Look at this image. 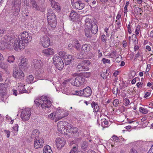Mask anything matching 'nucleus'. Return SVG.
<instances>
[{
	"instance_id": "obj_1",
	"label": "nucleus",
	"mask_w": 153,
	"mask_h": 153,
	"mask_svg": "<svg viewBox=\"0 0 153 153\" xmlns=\"http://www.w3.org/2000/svg\"><path fill=\"white\" fill-rule=\"evenodd\" d=\"M31 40V37L26 32L22 33L19 36L13 35H6L2 38L0 47L2 49L5 47L10 50L14 49L17 51L23 49L25 47V43H28Z\"/></svg>"
},
{
	"instance_id": "obj_2",
	"label": "nucleus",
	"mask_w": 153,
	"mask_h": 153,
	"mask_svg": "<svg viewBox=\"0 0 153 153\" xmlns=\"http://www.w3.org/2000/svg\"><path fill=\"white\" fill-rule=\"evenodd\" d=\"M71 84L73 85L79 86L84 84L85 79L82 76H77L75 79L70 78L68 79Z\"/></svg>"
},
{
	"instance_id": "obj_3",
	"label": "nucleus",
	"mask_w": 153,
	"mask_h": 153,
	"mask_svg": "<svg viewBox=\"0 0 153 153\" xmlns=\"http://www.w3.org/2000/svg\"><path fill=\"white\" fill-rule=\"evenodd\" d=\"M85 22L89 23L90 26L89 28L92 34H95L97 33L98 30V26L94 21L89 18H86L85 20Z\"/></svg>"
},
{
	"instance_id": "obj_4",
	"label": "nucleus",
	"mask_w": 153,
	"mask_h": 153,
	"mask_svg": "<svg viewBox=\"0 0 153 153\" xmlns=\"http://www.w3.org/2000/svg\"><path fill=\"white\" fill-rule=\"evenodd\" d=\"M13 75L14 77L19 81H21L24 79L25 74L21 70H18L16 68L13 70Z\"/></svg>"
},
{
	"instance_id": "obj_5",
	"label": "nucleus",
	"mask_w": 153,
	"mask_h": 153,
	"mask_svg": "<svg viewBox=\"0 0 153 153\" xmlns=\"http://www.w3.org/2000/svg\"><path fill=\"white\" fill-rule=\"evenodd\" d=\"M40 100H42L41 107L42 108H49L51 105V102L45 96H42Z\"/></svg>"
},
{
	"instance_id": "obj_6",
	"label": "nucleus",
	"mask_w": 153,
	"mask_h": 153,
	"mask_svg": "<svg viewBox=\"0 0 153 153\" xmlns=\"http://www.w3.org/2000/svg\"><path fill=\"white\" fill-rule=\"evenodd\" d=\"M31 114L30 109L27 108L23 110L21 114V118L24 121L28 120L30 118Z\"/></svg>"
},
{
	"instance_id": "obj_7",
	"label": "nucleus",
	"mask_w": 153,
	"mask_h": 153,
	"mask_svg": "<svg viewBox=\"0 0 153 153\" xmlns=\"http://www.w3.org/2000/svg\"><path fill=\"white\" fill-rule=\"evenodd\" d=\"M30 3L32 8L35 10L43 12L45 10V8L42 5L39 6L37 3L36 1L35 0H30Z\"/></svg>"
},
{
	"instance_id": "obj_8",
	"label": "nucleus",
	"mask_w": 153,
	"mask_h": 153,
	"mask_svg": "<svg viewBox=\"0 0 153 153\" xmlns=\"http://www.w3.org/2000/svg\"><path fill=\"white\" fill-rule=\"evenodd\" d=\"M40 43L44 48H47L50 45V40L48 36L45 35L42 36L40 38Z\"/></svg>"
},
{
	"instance_id": "obj_9",
	"label": "nucleus",
	"mask_w": 153,
	"mask_h": 153,
	"mask_svg": "<svg viewBox=\"0 0 153 153\" xmlns=\"http://www.w3.org/2000/svg\"><path fill=\"white\" fill-rule=\"evenodd\" d=\"M67 124V123L65 121L59 122L57 125V128L59 131L62 134L65 133L66 130L65 128V125Z\"/></svg>"
},
{
	"instance_id": "obj_10",
	"label": "nucleus",
	"mask_w": 153,
	"mask_h": 153,
	"mask_svg": "<svg viewBox=\"0 0 153 153\" xmlns=\"http://www.w3.org/2000/svg\"><path fill=\"white\" fill-rule=\"evenodd\" d=\"M27 59L25 58H23L19 64V69L23 71H26L28 68Z\"/></svg>"
},
{
	"instance_id": "obj_11",
	"label": "nucleus",
	"mask_w": 153,
	"mask_h": 153,
	"mask_svg": "<svg viewBox=\"0 0 153 153\" xmlns=\"http://www.w3.org/2000/svg\"><path fill=\"white\" fill-rule=\"evenodd\" d=\"M55 141L56 146L59 149L62 147L66 143V141L64 140L63 138L62 137L57 138Z\"/></svg>"
},
{
	"instance_id": "obj_12",
	"label": "nucleus",
	"mask_w": 153,
	"mask_h": 153,
	"mask_svg": "<svg viewBox=\"0 0 153 153\" xmlns=\"http://www.w3.org/2000/svg\"><path fill=\"white\" fill-rule=\"evenodd\" d=\"M74 57L71 55H66L64 56L65 64L67 65L71 63L74 59Z\"/></svg>"
},
{
	"instance_id": "obj_13",
	"label": "nucleus",
	"mask_w": 153,
	"mask_h": 153,
	"mask_svg": "<svg viewBox=\"0 0 153 153\" xmlns=\"http://www.w3.org/2000/svg\"><path fill=\"white\" fill-rule=\"evenodd\" d=\"M44 141L42 139H35L34 140V147L36 149L41 148L43 146Z\"/></svg>"
},
{
	"instance_id": "obj_14",
	"label": "nucleus",
	"mask_w": 153,
	"mask_h": 153,
	"mask_svg": "<svg viewBox=\"0 0 153 153\" xmlns=\"http://www.w3.org/2000/svg\"><path fill=\"white\" fill-rule=\"evenodd\" d=\"M85 28L84 30L86 36L88 37H91V30L89 28L90 27L89 23L85 22Z\"/></svg>"
},
{
	"instance_id": "obj_15",
	"label": "nucleus",
	"mask_w": 153,
	"mask_h": 153,
	"mask_svg": "<svg viewBox=\"0 0 153 153\" xmlns=\"http://www.w3.org/2000/svg\"><path fill=\"white\" fill-rule=\"evenodd\" d=\"M85 7V4L84 3H82L80 1H77L75 2V3L73 5V7L79 10H81Z\"/></svg>"
},
{
	"instance_id": "obj_16",
	"label": "nucleus",
	"mask_w": 153,
	"mask_h": 153,
	"mask_svg": "<svg viewBox=\"0 0 153 153\" xmlns=\"http://www.w3.org/2000/svg\"><path fill=\"white\" fill-rule=\"evenodd\" d=\"M76 70L78 71H88L89 68L88 67L84 66L83 63L82 62L79 63L76 67Z\"/></svg>"
},
{
	"instance_id": "obj_17",
	"label": "nucleus",
	"mask_w": 153,
	"mask_h": 153,
	"mask_svg": "<svg viewBox=\"0 0 153 153\" xmlns=\"http://www.w3.org/2000/svg\"><path fill=\"white\" fill-rule=\"evenodd\" d=\"M91 47V46L89 44H85L83 45L81 48L82 53L86 54L90 51Z\"/></svg>"
},
{
	"instance_id": "obj_18",
	"label": "nucleus",
	"mask_w": 153,
	"mask_h": 153,
	"mask_svg": "<svg viewBox=\"0 0 153 153\" xmlns=\"http://www.w3.org/2000/svg\"><path fill=\"white\" fill-rule=\"evenodd\" d=\"M78 14L74 10H72L69 16L70 20L73 21H76L78 19Z\"/></svg>"
},
{
	"instance_id": "obj_19",
	"label": "nucleus",
	"mask_w": 153,
	"mask_h": 153,
	"mask_svg": "<svg viewBox=\"0 0 153 153\" xmlns=\"http://www.w3.org/2000/svg\"><path fill=\"white\" fill-rule=\"evenodd\" d=\"M72 45L73 47L75 48L78 51H79L81 45L78 41L76 39H74L72 42Z\"/></svg>"
},
{
	"instance_id": "obj_20",
	"label": "nucleus",
	"mask_w": 153,
	"mask_h": 153,
	"mask_svg": "<svg viewBox=\"0 0 153 153\" xmlns=\"http://www.w3.org/2000/svg\"><path fill=\"white\" fill-rule=\"evenodd\" d=\"M42 62L40 60L34 59L33 61L32 66L36 69L39 68L41 66Z\"/></svg>"
},
{
	"instance_id": "obj_21",
	"label": "nucleus",
	"mask_w": 153,
	"mask_h": 153,
	"mask_svg": "<svg viewBox=\"0 0 153 153\" xmlns=\"http://www.w3.org/2000/svg\"><path fill=\"white\" fill-rule=\"evenodd\" d=\"M18 90H19L20 93H27V92L25 88V85H23V84L21 83H19L18 84Z\"/></svg>"
},
{
	"instance_id": "obj_22",
	"label": "nucleus",
	"mask_w": 153,
	"mask_h": 153,
	"mask_svg": "<svg viewBox=\"0 0 153 153\" xmlns=\"http://www.w3.org/2000/svg\"><path fill=\"white\" fill-rule=\"evenodd\" d=\"M88 141H82L80 144V147L81 149L83 151H85L88 149Z\"/></svg>"
},
{
	"instance_id": "obj_23",
	"label": "nucleus",
	"mask_w": 153,
	"mask_h": 153,
	"mask_svg": "<svg viewBox=\"0 0 153 153\" xmlns=\"http://www.w3.org/2000/svg\"><path fill=\"white\" fill-rule=\"evenodd\" d=\"M42 52L47 56L53 55L54 53L53 50L52 48L45 49L42 51Z\"/></svg>"
},
{
	"instance_id": "obj_24",
	"label": "nucleus",
	"mask_w": 153,
	"mask_h": 153,
	"mask_svg": "<svg viewBox=\"0 0 153 153\" xmlns=\"http://www.w3.org/2000/svg\"><path fill=\"white\" fill-rule=\"evenodd\" d=\"M39 131L37 129L34 130L33 131L31 135V137L32 138L39 139Z\"/></svg>"
},
{
	"instance_id": "obj_25",
	"label": "nucleus",
	"mask_w": 153,
	"mask_h": 153,
	"mask_svg": "<svg viewBox=\"0 0 153 153\" xmlns=\"http://www.w3.org/2000/svg\"><path fill=\"white\" fill-rule=\"evenodd\" d=\"M84 96L86 97L90 96L91 94V90L89 87L84 89Z\"/></svg>"
},
{
	"instance_id": "obj_26",
	"label": "nucleus",
	"mask_w": 153,
	"mask_h": 153,
	"mask_svg": "<svg viewBox=\"0 0 153 153\" xmlns=\"http://www.w3.org/2000/svg\"><path fill=\"white\" fill-rule=\"evenodd\" d=\"M53 63L55 65L61 62L62 61L60 57L56 55H54L53 58Z\"/></svg>"
},
{
	"instance_id": "obj_27",
	"label": "nucleus",
	"mask_w": 153,
	"mask_h": 153,
	"mask_svg": "<svg viewBox=\"0 0 153 153\" xmlns=\"http://www.w3.org/2000/svg\"><path fill=\"white\" fill-rule=\"evenodd\" d=\"M92 107L93 109V111L95 112H98L100 109L99 106L98 104L94 102H93L91 104Z\"/></svg>"
},
{
	"instance_id": "obj_28",
	"label": "nucleus",
	"mask_w": 153,
	"mask_h": 153,
	"mask_svg": "<svg viewBox=\"0 0 153 153\" xmlns=\"http://www.w3.org/2000/svg\"><path fill=\"white\" fill-rule=\"evenodd\" d=\"M6 84L3 83H0V94H1V95H2L3 94L4 96L6 92V88L5 87Z\"/></svg>"
},
{
	"instance_id": "obj_29",
	"label": "nucleus",
	"mask_w": 153,
	"mask_h": 153,
	"mask_svg": "<svg viewBox=\"0 0 153 153\" xmlns=\"http://www.w3.org/2000/svg\"><path fill=\"white\" fill-rule=\"evenodd\" d=\"M68 115V113L66 112L65 113H63L60 114L59 116L57 114L56 116L55 117V122H57L59 120L61 119L62 118Z\"/></svg>"
},
{
	"instance_id": "obj_30",
	"label": "nucleus",
	"mask_w": 153,
	"mask_h": 153,
	"mask_svg": "<svg viewBox=\"0 0 153 153\" xmlns=\"http://www.w3.org/2000/svg\"><path fill=\"white\" fill-rule=\"evenodd\" d=\"M12 10L13 11V15L15 16H17L20 11V8L19 6H13Z\"/></svg>"
},
{
	"instance_id": "obj_31",
	"label": "nucleus",
	"mask_w": 153,
	"mask_h": 153,
	"mask_svg": "<svg viewBox=\"0 0 153 153\" xmlns=\"http://www.w3.org/2000/svg\"><path fill=\"white\" fill-rule=\"evenodd\" d=\"M43 153H53L50 146L49 145L45 146L43 149Z\"/></svg>"
},
{
	"instance_id": "obj_32",
	"label": "nucleus",
	"mask_w": 153,
	"mask_h": 153,
	"mask_svg": "<svg viewBox=\"0 0 153 153\" xmlns=\"http://www.w3.org/2000/svg\"><path fill=\"white\" fill-rule=\"evenodd\" d=\"M49 24L52 27H55L56 25V19H53V20H48V21Z\"/></svg>"
},
{
	"instance_id": "obj_33",
	"label": "nucleus",
	"mask_w": 153,
	"mask_h": 153,
	"mask_svg": "<svg viewBox=\"0 0 153 153\" xmlns=\"http://www.w3.org/2000/svg\"><path fill=\"white\" fill-rule=\"evenodd\" d=\"M55 65L56 68L59 70H62L64 66V64L63 61Z\"/></svg>"
},
{
	"instance_id": "obj_34",
	"label": "nucleus",
	"mask_w": 153,
	"mask_h": 153,
	"mask_svg": "<svg viewBox=\"0 0 153 153\" xmlns=\"http://www.w3.org/2000/svg\"><path fill=\"white\" fill-rule=\"evenodd\" d=\"M111 140H112L114 142V144H118L117 143L119 141V138L118 137L115 135H113L111 138Z\"/></svg>"
},
{
	"instance_id": "obj_35",
	"label": "nucleus",
	"mask_w": 153,
	"mask_h": 153,
	"mask_svg": "<svg viewBox=\"0 0 153 153\" xmlns=\"http://www.w3.org/2000/svg\"><path fill=\"white\" fill-rule=\"evenodd\" d=\"M139 111L143 114H145L148 112V110L146 108L140 107L139 108Z\"/></svg>"
},
{
	"instance_id": "obj_36",
	"label": "nucleus",
	"mask_w": 153,
	"mask_h": 153,
	"mask_svg": "<svg viewBox=\"0 0 153 153\" xmlns=\"http://www.w3.org/2000/svg\"><path fill=\"white\" fill-rule=\"evenodd\" d=\"M78 131V130L77 128L74 127L72 128L69 131H68V132H71L73 134H75L77 133Z\"/></svg>"
},
{
	"instance_id": "obj_37",
	"label": "nucleus",
	"mask_w": 153,
	"mask_h": 153,
	"mask_svg": "<svg viewBox=\"0 0 153 153\" xmlns=\"http://www.w3.org/2000/svg\"><path fill=\"white\" fill-rule=\"evenodd\" d=\"M57 114L56 112H53L50 114L48 116V118L51 120L55 119V117L56 116Z\"/></svg>"
},
{
	"instance_id": "obj_38",
	"label": "nucleus",
	"mask_w": 153,
	"mask_h": 153,
	"mask_svg": "<svg viewBox=\"0 0 153 153\" xmlns=\"http://www.w3.org/2000/svg\"><path fill=\"white\" fill-rule=\"evenodd\" d=\"M66 123H67V125H65V128H66V131L65 132H67V131L68 132V131H69L71 128H72L71 126V125L68 122H66Z\"/></svg>"
},
{
	"instance_id": "obj_39",
	"label": "nucleus",
	"mask_w": 153,
	"mask_h": 153,
	"mask_svg": "<svg viewBox=\"0 0 153 153\" xmlns=\"http://www.w3.org/2000/svg\"><path fill=\"white\" fill-rule=\"evenodd\" d=\"M78 149V146L77 145H75V146H74L72 149H71L69 153H75Z\"/></svg>"
},
{
	"instance_id": "obj_40",
	"label": "nucleus",
	"mask_w": 153,
	"mask_h": 153,
	"mask_svg": "<svg viewBox=\"0 0 153 153\" xmlns=\"http://www.w3.org/2000/svg\"><path fill=\"white\" fill-rule=\"evenodd\" d=\"M51 2V5L53 8H56L57 7V3L54 0H49Z\"/></svg>"
},
{
	"instance_id": "obj_41",
	"label": "nucleus",
	"mask_w": 153,
	"mask_h": 153,
	"mask_svg": "<svg viewBox=\"0 0 153 153\" xmlns=\"http://www.w3.org/2000/svg\"><path fill=\"white\" fill-rule=\"evenodd\" d=\"M134 11L137 14H138V13H140V15H142V11L143 12L140 8H139L138 7H137L135 8Z\"/></svg>"
},
{
	"instance_id": "obj_42",
	"label": "nucleus",
	"mask_w": 153,
	"mask_h": 153,
	"mask_svg": "<svg viewBox=\"0 0 153 153\" xmlns=\"http://www.w3.org/2000/svg\"><path fill=\"white\" fill-rule=\"evenodd\" d=\"M15 60L14 57L13 56H9L7 61L10 63L13 62Z\"/></svg>"
},
{
	"instance_id": "obj_43",
	"label": "nucleus",
	"mask_w": 153,
	"mask_h": 153,
	"mask_svg": "<svg viewBox=\"0 0 153 153\" xmlns=\"http://www.w3.org/2000/svg\"><path fill=\"white\" fill-rule=\"evenodd\" d=\"M49 15L48 16H47L48 18V20H53V19H56V16L55 14V13H53V15H51L50 16Z\"/></svg>"
},
{
	"instance_id": "obj_44",
	"label": "nucleus",
	"mask_w": 153,
	"mask_h": 153,
	"mask_svg": "<svg viewBox=\"0 0 153 153\" xmlns=\"http://www.w3.org/2000/svg\"><path fill=\"white\" fill-rule=\"evenodd\" d=\"M85 54V53H82V51H81L80 53H78L76 56V57L78 59H81L83 58V55Z\"/></svg>"
},
{
	"instance_id": "obj_45",
	"label": "nucleus",
	"mask_w": 153,
	"mask_h": 153,
	"mask_svg": "<svg viewBox=\"0 0 153 153\" xmlns=\"http://www.w3.org/2000/svg\"><path fill=\"white\" fill-rule=\"evenodd\" d=\"M34 102L36 106H39L40 105H41L42 101L40 99L39 100H36L34 101Z\"/></svg>"
},
{
	"instance_id": "obj_46",
	"label": "nucleus",
	"mask_w": 153,
	"mask_h": 153,
	"mask_svg": "<svg viewBox=\"0 0 153 153\" xmlns=\"http://www.w3.org/2000/svg\"><path fill=\"white\" fill-rule=\"evenodd\" d=\"M76 94L79 96H84V89L79 91H76Z\"/></svg>"
},
{
	"instance_id": "obj_47",
	"label": "nucleus",
	"mask_w": 153,
	"mask_h": 153,
	"mask_svg": "<svg viewBox=\"0 0 153 153\" xmlns=\"http://www.w3.org/2000/svg\"><path fill=\"white\" fill-rule=\"evenodd\" d=\"M0 67L4 70H6L7 68V66L4 63L1 62L0 63Z\"/></svg>"
},
{
	"instance_id": "obj_48",
	"label": "nucleus",
	"mask_w": 153,
	"mask_h": 153,
	"mask_svg": "<svg viewBox=\"0 0 153 153\" xmlns=\"http://www.w3.org/2000/svg\"><path fill=\"white\" fill-rule=\"evenodd\" d=\"M91 76V73L90 72L84 73L82 74V76H84L86 78H88Z\"/></svg>"
},
{
	"instance_id": "obj_49",
	"label": "nucleus",
	"mask_w": 153,
	"mask_h": 153,
	"mask_svg": "<svg viewBox=\"0 0 153 153\" xmlns=\"http://www.w3.org/2000/svg\"><path fill=\"white\" fill-rule=\"evenodd\" d=\"M27 79H28L29 80V82L31 83L33 81L34 77L32 75H30L28 76Z\"/></svg>"
},
{
	"instance_id": "obj_50",
	"label": "nucleus",
	"mask_w": 153,
	"mask_h": 153,
	"mask_svg": "<svg viewBox=\"0 0 153 153\" xmlns=\"http://www.w3.org/2000/svg\"><path fill=\"white\" fill-rule=\"evenodd\" d=\"M119 103V101L118 99H116L114 100L113 102V105L115 107L118 105Z\"/></svg>"
},
{
	"instance_id": "obj_51",
	"label": "nucleus",
	"mask_w": 153,
	"mask_h": 153,
	"mask_svg": "<svg viewBox=\"0 0 153 153\" xmlns=\"http://www.w3.org/2000/svg\"><path fill=\"white\" fill-rule=\"evenodd\" d=\"M53 13H54L52 10L51 9H49L48 10V12L47 13V16H48L49 15H50V16L51 15H53Z\"/></svg>"
},
{
	"instance_id": "obj_52",
	"label": "nucleus",
	"mask_w": 153,
	"mask_h": 153,
	"mask_svg": "<svg viewBox=\"0 0 153 153\" xmlns=\"http://www.w3.org/2000/svg\"><path fill=\"white\" fill-rule=\"evenodd\" d=\"M18 127L19 126L17 124H15L14 125L13 127V128L15 132H16L18 131Z\"/></svg>"
},
{
	"instance_id": "obj_53",
	"label": "nucleus",
	"mask_w": 153,
	"mask_h": 153,
	"mask_svg": "<svg viewBox=\"0 0 153 153\" xmlns=\"http://www.w3.org/2000/svg\"><path fill=\"white\" fill-rule=\"evenodd\" d=\"M102 61L104 64H105L106 63H110V60L108 59H107L105 58H103L102 60Z\"/></svg>"
},
{
	"instance_id": "obj_54",
	"label": "nucleus",
	"mask_w": 153,
	"mask_h": 153,
	"mask_svg": "<svg viewBox=\"0 0 153 153\" xmlns=\"http://www.w3.org/2000/svg\"><path fill=\"white\" fill-rule=\"evenodd\" d=\"M140 27V25H138L137 27V28L135 30V33L137 35H138L139 34Z\"/></svg>"
},
{
	"instance_id": "obj_55",
	"label": "nucleus",
	"mask_w": 153,
	"mask_h": 153,
	"mask_svg": "<svg viewBox=\"0 0 153 153\" xmlns=\"http://www.w3.org/2000/svg\"><path fill=\"white\" fill-rule=\"evenodd\" d=\"M101 76L103 79H105L106 77V74L105 72H102L100 74Z\"/></svg>"
},
{
	"instance_id": "obj_56",
	"label": "nucleus",
	"mask_w": 153,
	"mask_h": 153,
	"mask_svg": "<svg viewBox=\"0 0 153 153\" xmlns=\"http://www.w3.org/2000/svg\"><path fill=\"white\" fill-rule=\"evenodd\" d=\"M124 102H125V105L126 106H128V105L129 104L130 101L128 99H125L124 100Z\"/></svg>"
},
{
	"instance_id": "obj_57",
	"label": "nucleus",
	"mask_w": 153,
	"mask_h": 153,
	"mask_svg": "<svg viewBox=\"0 0 153 153\" xmlns=\"http://www.w3.org/2000/svg\"><path fill=\"white\" fill-rule=\"evenodd\" d=\"M101 40L103 42H105L106 40V36L105 35H102L101 36Z\"/></svg>"
},
{
	"instance_id": "obj_58",
	"label": "nucleus",
	"mask_w": 153,
	"mask_h": 153,
	"mask_svg": "<svg viewBox=\"0 0 153 153\" xmlns=\"http://www.w3.org/2000/svg\"><path fill=\"white\" fill-rule=\"evenodd\" d=\"M5 30L4 29L0 28V36H1L2 35L4 34Z\"/></svg>"
},
{
	"instance_id": "obj_59",
	"label": "nucleus",
	"mask_w": 153,
	"mask_h": 153,
	"mask_svg": "<svg viewBox=\"0 0 153 153\" xmlns=\"http://www.w3.org/2000/svg\"><path fill=\"white\" fill-rule=\"evenodd\" d=\"M4 131L5 134H7V138L9 137L10 134V131L9 130H4Z\"/></svg>"
},
{
	"instance_id": "obj_60",
	"label": "nucleus",
	"mask_w": 153,
	"mask_h": 153,
	"mask_svg": "<svg viewBox=\"0 0 153 153\" xmlns=\"http://www.w3.org/2000/svg\"><path fill=\"white\" fill-rule=\"evenodd\" d=\"M82 62L83 63L84 65V64L85 63L87 64L88 65H89L91 64V62L89 60H83Z\"/></svg>"
},
{
	"instance_id": "obj_61",
	"label": "nucleus",
	"mask_w": 153,
	"mask_h": 153,
	"mask_svg": "<svg viewBox=\"0 0 153 153\" xmlns=\"http://www.w3.org/2000/svg\"><path fill=\"white\" fill-rule=\"evenodd\" d=\"M59 56H60L61 57H64L65 55V53L63 52H60L59 53Z\"/></svg>"
},
{
	"instance_id": "obj_62",
	"label": "nucleus",
	"mask_w": 153,
	"mask_h": 153,
	"mask_svg": "<svg viewBox=\"0 0 153 153\" xmlns=\"http://www.w3.org/2000/svg\"><path fill=\"white\" fill-rule=\"evenodd\" d=\"M127 28L128 29V31L129 34H131V29L130 25V24H129L127 27Z\"/></svg>"
},
{
	"instance_id": "obj_63",
	"label": "nucleus",
	"mask_w": 153,
	"mask_h": 153,
	"mask_svg": "<svg viewBox=\"0 0 153 153\" xmlns=\"http://www.w3.org/2000/svg\"><path fill=\"white\" fill-rule=\"evenodd\" d=\"M130 153H137V152L134 149L132 148L130 152Z\"/></svg>"
},
{
	"instance_id": "obj_64",
	"label": "nucleus",
	"mask_w": 153,
	"mask_h": 153,
	"mask_svg": "<svg viewBox=\"0 0 153 153\" xmlns=\"http://www.w3.org/2000/svg\"><path fill=\"white\" fill-rule=\"evenodd\" d=\"M150 95V92H146V93H145L144 97L145 98H146L148 97H149Z\"/></svg>"
}]
</instances>
